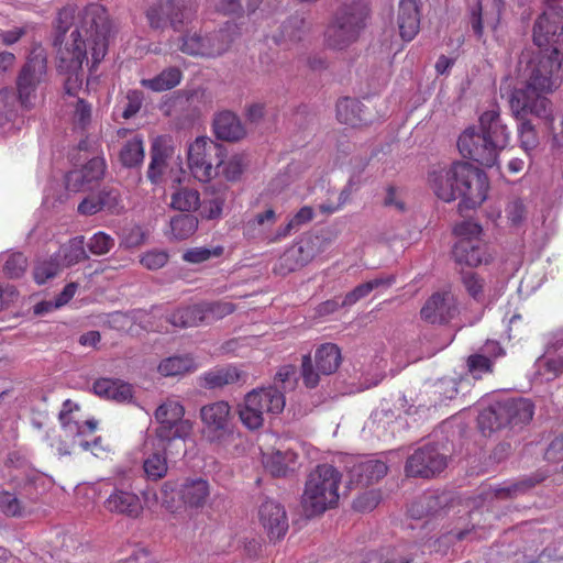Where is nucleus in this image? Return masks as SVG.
<instances>
[{"label": "nucleus", "mask_w": 563, "mask_h": 563, "mask_svg": "<svg viewBox=\"0 0 563 563\" xmlns=\"http://www.w3.org/2000/svg\"><path fill=\"white\" fill-rule=\"evenodd\" d=\"M110 33L111 22L107 9L100 3L87 4L80 14V25L71 32L70 40L58 51L57 68L68 74L64 82L67 96L76 97L81 90L80 70L84 62H88V46L91 68H96L107 54Z\"/></svg>", "instance_id": "1"}, {"label": "nucleus", "mask_w": 563, "mask_h": 563, "mask_svg": "<svg viewBox=\"0 0 563 563\" xmlns=\"http://www.w3.org/2000/svg\"><path fill=\"white\" fill-rule=\"evenodd\" d=\"M562 63L563 54L543 48H539V52L527 60L526 86L514 89L509 96V106L514 115L523 118L533 114L552 124L551 101L543 95L551 93L560 87Z\"/></svg>", "instance_id": "2"}, {"label": "nucleus", "mask_w": 563, "mask_h": 563, "mask_svg": "<svg viewBox=\"0 0 563 563\" xmlns=\"http://www.w3.org/2000/svg\"><path fill=\"white\" fill-rule=\"evenodd\" d=\"M428 180L439 199L451 202L460 198L461 212L481 206L489 189L486 174L466 162L433 167L429 172Z\"/></svg>", "instance_id": "3"}, {"label": "nucleus", "mask_w": 563, "mask_h": 563, "mask_svg": "<svg viewBox=\"0 0 563 563\" xmlns=\"http://www.w3.org/2000/svg\"><path fill=\"white\" fill-rule=\"evenodd\" d=\"M510 141V132L501 122L498 109H490L479 117V131L466 129L457 140L462 156L485 167L497 164L498 154Z\"/></svg>", "instance_id": "4"}, {"label": "nucleus", "mask_w": 563, "mask_h": 563, "mask_svg": "<svg viewBox=\"0 0 563 563\" xmlns=\"http://www.w3.org/2000/svg\"><path fill=\"white\" fill-rule=\"evenodd\" d=\"M340 472L330 464H320L307 477L302 506L309 516L323 514L339 501Z\"/></svg>", "instance_id": "5"}, {"label": "nucleus", "mask_w": 563, "mask_h": 563, "mask_svg": "<svg viewBox=\"0 0 563 563\" xmlns=\"http://www.w3.org/2000/svg\"><path fill=\"white\" fill-rule=\"evenodd\" d=\"M73 406L77 408L70 400H66L59 412L65 441H60V445L57 446L58 453L67 455L70 454V448L79 446L84 451H90L95 456H100L101 453L107 451L102 445V439L96 437L92 441L88 440L97 429V421L91 419L79 422L73 415Z\"/></svg>", "instance_id": "6"}, {"label": "nucleus", "mask_w": 563, "mask_h": 563, "mask_svg": "<svg viewBox=\"0 0 563 563\" xmlns=\"http://www.w3.org/2000/svg\"><path fill=\"white\" fill-rule=\"evenodd\" d=\"M368 15L366 4L353 2L341 7L325 31L327 44L335 49H342L355 42L361 30L365 26Z\"/></svg>", "instance_id": "7"}, {"label": "nucleus", "mask_w": 563, "mask_h": 563, "mask_svg": "<svg viewBox=\"0 0 563 563\" xmlns=\"http://www.w3.org/2000/svg\"><path fill=\"white\" fill-rule=\"evenodd\" d=\"M285 405V395L277 387L256 388L246 394L239 408V416L247 429L255 430L263 426L264 413H280Z\"/></svg>", "instance_id": "8"}, {"label": "nucleus", "mask_w": 563, "mask_h": 563, "mask_svg": "<svg viewBox=\"0 0 563 563\" xmlns=\"http://www.w3.org/2000/svg\"><path fill=\"white\" fill-rule=\"evenodd\" d=\"M227 156L225 148L207 136H199L190 143L187 152L191 175L201 183H209L219 175V168Z\"/></svg>", "instance_id": "9"}, {"label": "nucleus", "mask_w": 563, "mask_h": 563, "mask_svg": "<svg viewBox=\"0 0 563 563\" xmlns=\"http://www.w3.org/2000/svg\"><path fill=\"white\" fill-rule=\"evenodd\" d=\"M453 232L459 240L452 253L459 264L476 267L490 261L488 246L482 239V227L477 222L464 220L454 227Z\"/></svg>", "instance_id": "10"}, {"label": "nucleus", "mask_w": 563, "mask_h": 563, "mask_svg": "<svg viewBox=\"0 0 563 563\" xmlns=\"http://www.w3.org/2000/svg\"><path fill=\"white\" fill-rule=\"evenodd\" d=\"M184 406L174 399H167L159 405L154 418L158 423L155 430L156 440L159 441V448L166 450L177 441L184 442L192 431V424L184 419Z\"/></svg>", "instance_id": "11"}, {"label": "nucleus", "mask_w": 563, "mask_h": 563, "mask_svg": "<svg viewBox=\"0 0 563 563\" xmlns=\"http://www.w3.org/2000/svg\"><path fill=\"white\" fill-rule=\"evenodd\" d=\"M235 31V24L227 22L224 27L206 35L198 32L186 33L178 40V49L194 57H217L229 49Z\"/></svg>", "instance_id": "12"}, {"label": "nucleus", "mask_w": 563, "mask_h": 563, "mask_svg": "<svg viewBox=\"0 0 563 563\" xmlns=\"http://www.w3.org/2000/svg\"><path fill=\"white\" fill-rule=\"evenodd\" d=\"M555 0H547L548 5L533 25V42L539 48L563 54V8L552 4Z\"/></svg>", "instance_id": "13"}, {"label": "nucleus", "mask_w": 563, "mask_h": 563, "mask_svg": "<svg viewBox=\"0 0 563 563\" xmlns=\"http://www.w3.org/2000/svg\"><path fill=\"white\" fill-rule=\"evenodd\" d=\"M448 454L443 446L428 442L419 446L406 462V474L430 478L446 467Z\"/></svg>", "instance_id": "14"}, {"label": "nucleus", "mask_w": 563, "mask_h": 563, "mask_svg": "<svg viewBox=\"0 0 563 563\" xmlns=\"http://www.w3.org/2000/svg\"><path fill=\"white\" fill-rule=\"evenodd\" d=\"M47 75L46 57L35 55L29 57L16 77V91L20 104L26 109L34 106L38 86Z\"/></svg>", "instance_id": "15"}, {"label": "nucleus", "mask_w": 563, "mask_h": 563, "mask_svg": "<svg viewBox=\"0 0 563 563\" xmlns=\"http://www.w3.org/2000/svg\"><path fill=\"white\" fill-rule=\"evenodd\" d=\"M103 507L112 515L126 518H139L144 509L141 497L124 484H115L112 492L103 501Z\"/></svg>", "instance_id": "16"}, {"label": "nucleus", "mask_w": 563, "mask_h": 563, "mask_svg": "<svg viewBox=\"0 0 563 563\" xmlns=\"http://www.w3.org/2000/svg\"><path fill=\"white\" fill-rule=\"evenodd\" d=\"M421 318L431 324H446L459 314L455 297L450 291L433 294L420 311Z\"/></svg>", "instance_id": "17"}, {"label": "nucleus", "mask_w": 563, "mask_h": 563, "mask_svg": "<svg viewBox=\"0 0 563 563\" xmlns=\"http://www.w3.org/2000/svg\"><path fill=\"white\" fill-rule=\"evenodd\" d=\"M342 354H305L301 374L305 385L314 388L319 384L320 375H330L341 364Z\"/></svg>", "instance_id": "18"}, {"label": "nucleus", "mask_w": 563, "mask_h": 563, "mask_svg": "<svg viewBox=\"0 0 563 563\" xmlns=\"http://www.w3.org/2000/svg\"><path fill=\"white\" fill-rule=\"evenodd\" d=\"M258 519L271 540H279L288 531V518L282 504L274 499H265L258 508Z\"/></svg>", "instance_id": "19"}, {"label": "nucleus", "mask_w": 563, "mask_h": 563, "mask_svg": "<svg viewBox=\"0 0 563 563\" xmlns=\"http://www.w3.org/2000/svg\"><path fill=\"white\" fill-rule=\"evenodd\" d=\"M175 154V141L169 134L157 135L151 144V162L147 168V178L157 184L168 167V162Z\"/></svg>", "instance_id": "20"}, {"label": "nucleus", "mask_w": 563, "mask_h": 563, "mask_svg": "<svg viewBox=\"0 0 563 563\" xmlns=\"http://www.w3.org/2000/svg\"><path fill=\"white\" fill-rule=\"evenodd\" d=\"M504 10L503 0H478L471 13V27L474 35L482 40L484 29L495 31L500 23Z\"/></svg>", "instance_id": "21"}, {"label": "nucleus", "mask_w": 563, "mask_h": 563, "mask_svg": "<svg viewBox=\"0 0 563 563\" xmlns=\"http://www.w3.org/2000/svg\"><path fill=\"white\" fill-rule=\"evenodd\" d=\"M421 5L419 0H399L397 25L400 37L412 41L420 30Z\"/></svg>", "instance_id": "22"}, {"label": "nucleus", "mask_w": 563, "mask_h": 563, "mask_svg": "<svg viewBox=\"0 0 563 563\" xmlns=\"http://www.w3.org/2000/svg\"><path fill=\"white\" fill-rule=\"evenodd\" d=\"M200 418L208 432L217 433L219 438L229 431L231 407L224 400L208 404L201 407Z\"/></svg>", "instance_id": "23"}, {"label": "nucleus", "mask_w": 563, "mask_h": 563, "mask_svg": "<svg viewBox=\"0 0 563 563\" xmlns=\"http://www.w3.org/2000/svg\"><path fill=\"white\" fill-rule=\"evenodd\" d=\"M499 402L506 427H522L531 421L534 407L529 399H506Z\"/></svg>", "instance_id": "24"}, {"label": "nucleus", "mask_w": 563, "mask_h": 563, "mask_svg": "<svg viewBox=\"0 0 563 563\" xmlns=\"http://www.w3.org/2000/svg\"><path fill=\"white\" fill-rule=\"evenodd\" d=\"M178 493L187 507L200 508L210 495V486L208 481L201 477L186 478L180 484Z\"/></svg>", "instance_id": "25"}, {"label": "nucleus", "mask_w": 563, "mask_h": 563, "mask_svg": "<svg viewBox=\"0 0 563 563\" xmlns=\"http://www.w3.org/2000/svg\"><path fill=\"white\" fill-rule=\"evenodd\" d=\"M213 131L218 139L229 142L241 140L245 129L240 119L231 111H222L213 120Z\"/></svg>", "instance_id": "26"}, {"label": "nucleus", "mask_w": 563, "mask_h": 563, "mask_svg": "<svg viewBox=\"0 0 563 563\" xmlns=\"http://www.w3.org/2000/svg\"><path fill=\"white\" fill-rule=\"evenodd\" d=\"M277 221V214L273 208H268L254 216L253 219L249 220L245 224V234L250 238H260L266 243H273L269 241L272 236H275V232H272L273 225Z\"/></svg>", "instance_id": "27"}, {"label": "nucleus", "mask_w": 563, "mask_h": 563, "mask_svg": "<svg viewBox=\"0 0 563 563\" xmlns=\"http://www.w3.org/2000/svg\"><path fill=\"white\" fill-rule=\"evenodd\" d=\"M297 457L292 450H278L272 454H263V464L273 476L283 477L296 470Z\"/></svg>", "instance_id": "28"}, {"label": "nucleus", "mask_w": 563, "mask_h": 563, "mask_svg": "<svg viewBox=\"0 0 563 563\" xmlns=\"http://www.w3.org/2000/svg\"><path fill=\"white\" fill-rule=\"evenodd\" d=\"M93 391L99 397L124 402L132 398V386L120 379L100 378L93 384Z\"/></svg>", "instance_id": "29"}, {"label": "nucleus", "mask_w": 563, "mask_h": 563, "mask_svg": "<svg viewBox=\"0 0 563 563\" xmlns=\"http://www.w3.org/2000/svg\"><path fill=\"white\" fill-rule=\"evenodd\" d=\"M336 118L341 123L351 126H361L368 121L361 101L349 97L338 101Z\"/></svg>", "instance_id": "30"}, {"label": "nucleus", "mask_w": 563, "mask_h": 563, "mask_svg": "<svg viewBox=\"0 0 563 563\" xmlns=\"http://www.w3.org/2000/svg\"><path fill=\"white\" fill-rule=\"evenodd\" d=\"M244 373L235 366L216 367L202 374V386L209 389L222 388L242 379Z\"/></svg>", "instance_id": "31"}, {"label": "nucleus", "mask_w": 563, "mask_h": 563, "mask_svg": "<svg viewBox=\"0 0 563 563\" xmlns=\"http://www.w3.org/2000/svg\"><path fill=\"white\" fill-rule=\"evenodd\" d=\"M388 472L385 462L379 460H366L354 465L351 473L353 479L362 486H367L383 478Z\"/></svg>", "instance_id": "32"}, {"label": "nucleus", "mask_w": 563, "mask_h": 563, "mask_svg": "<svg viewBox=\"0 0 563 563\" xmlns=\"http://www.w3.org/2000/svg\"><path fill=\"white\" fill-rule=\"evenodd\" d=\"M183 79V71L175 66L163 69L158 75L150 79H141L142 87L154 92H163L177 87Z\"/></svg>", "instance_id": "33"}, {"label": "nucleus", "mask_w": 563, "mask_h": 563, "mask_svg": "<svg viewBox=\"0 0 563 563\" xmlns=\"http://www.w3.org/2000/svg\"><path fill=\"white\" fill-rule=\"evenodd\" d=\"M501 354H468L465 361L466 375L473 379H482L494 373L498 356Z\"/></svg>", "instance_id": "34"}, {"label": "nucleus", "mask_w": 563, "mask_h": 563, "mask_svg": "<svg viewBox=\"0 0 563 563\" xmlns=\"http://www.w3.org/2000/svg\"><path fill=\"white\" fill-rule=\"evenodd\" d=\"M169 448L170 445H167L166 450L159 448V441H157L156 451L144 459L143 470L146 479L156 482L166 476L168 471L166 455L169 451Z\"/></svg>", "instance_id": "35"}, {"label": "nucleus", "mask_w": 563, "mask_h": 563, "mask_svg": "<svg viewBox=\"0 0 563 563\" xmlns=\"http://www.w3.org/2000/svg\"><path fill=\"white\" fill-rule=\"evenodd\" d=\"M84 244V236H76L62 245L55 255L59 260L60 266L69 267L88 258Z\"/></svg>", "instance_id": "36"}, {"label": "nucleus", "mask_w": 563, "mask_h": 563, "mask_svg": "<svg viewBox=\"0 0 563 563\" xmlns=\"http://www.w3.org/2000/svg\"><path fill=\"white\" fill-rule=\"evenodd\" d=\"M191 354H174L165 358L158 365V371L164 376H177L196 369V363Z\"/></svg>", "instance_id": "37"}, {"label": "nucleus", "mask_w": 563, "mask_h": 563, "mask_svg": "<svg viewBox=\"0 0 563 563\" xmlns=\"http://www.w3.org/2000/svg\"><path fill=\"white\" fill-rule=\"evenodd\" d=\"M174 327L187 328L205 323L200 303L180 307L174 310L167 318Z\"/></svg>", "instance_id": "38"}, {"label": "nucleus", "mask_w": 563, "mask_h": 563, "mask_svg": "<svg viewBox=\"0 0 563 563\" xmlns=\"http://www.w3.org/2000/svg\"><path fill=\"white\" fill-rule=\"evenodd\" d=\"M477 423L484 435H489L494 431L506 427L505 420L501 416L500 402L496 401L489 407L483 409L478 415Z\"/></svg>", "instance_id": "39"}, {"label": "nucleus", "mask_w": 563, "mask_h": 563, "mask_svg": "<svg viewBox=\"0 0 563 563\" xmlns=\"http://www.w3.org/2000/svg\"><path fill=\"white\" fill-rule=\"evenodd\" d=\"M395 282L394 276L378 277L356 286L352 291L347 292L343 299V306H352L358 300L365 298L374 289L379 287H389Z\"/></svg>", "instance_id": "40"}, {"label": "nucleus", "mask_w": 563, "mask_h": 563, "mask_svg": "<svg viewBox=\"0 0 563 563\" xmlns=\"http://www.w3.org/2000/svg\"><path fill=\"white\" fill-rule=\"evenodd\" d=\"M119 159L125 167H135L144 159V143L141 136L135 135L128 140L120 150Z\"/></svg>", "instance_id": "41"}, {"label": "nucleus", "mask_w": 563, "mask_h": 563, "mask_svg": "<svg viewBox=\"0 0 563 563\" xmlns=\"http://www.w3.org/2000/svg\"><path fill=\"white\" fill-rule=\"evenodd\" d=\"M313 209L311 207L305 206L300 208L286 224L276 229L275 236H272L269 241L279 242L287 238L292 231H296L301 225L310 222L313 219Z\"/></svg>", "instance_id": "42"}, {"label": "nucleus", "mask_w": 563, "mask_h": 563, "mask_svg": "<svg viewBox=\"0 0 563 563\" xmlns=\"http://www.w3.org/2000/svg\"><path fill=\"white\" fill-rule=\"evenodd\" d=\"M536 374L545 380H552L563 371L561 354H541L534 363Z\"/></svg>", "instance_id": "43"}, {"label": "nucleus", "mask_w": 563, "mask_h": 563, "mask_svg": "<svg viewBox=\"0 0 563 563\" xmlns=\"http://www.w3.org/2000/svg\"><path fill=\"white\" fill-rule=\"evenodd\" d=\"M227 200V189L207 191L203 201H200L201 216L208 220L217 219L221 216L224 202Z\"/></svg>", "instance_id": "44"}, {"label": "nucleus", "mask_w": 563, "mask_h": 563, "mask_svg": "<svg viewBox=\"0 0 563 563\" xmlns=\"http://www.w3.org/2000/svg\"><path fill=\"white\" fill-rule=\"evenodd\" d=\"M173 10H175L174 0H158L151 5L146 11L151 27L163 29L168 25Z\"/></svg>", "instance_id": "45"}, {"label": "nucleus", "mask_w": 563, "mask_h": 563, "mask_svg": "<svg viewBox=\"0 0 563 563\" xmlns=\"http://www.w3.org/2000/svg\"><path fill=\"white\" fill-rule=\"evenodd\" d=\"M320 239L311 234H306L296 240L290 247L297 254L298 258L306 266L309 264L316 255L319 253Z\"/></svg>", "instance_id": "46"}, {"label": "nucleus", "mask_w": 563, "mask_h": 563, "mask_svg": "<svg viewBox=\"0 0 563 563\" xmlns=\"http://www.w3.org/2000/svg\"><path fill=\"white\" fill-rule=\"evenodd\" d=\"M174 8L168 25L174 31L180 32L196 18V9L185 0H174Z\"/></svg>", "instance_id": "47"}, {"label": "nucleus", "mask_w": 563, "mask_h": 563, "mask_svg": "<svg viewBox=\"0 0 563 563\" xmlns=\"http://www.w3.org/2000/svg\"><path fill=\"white\" fill-rule=\"evenodd\" d=\"M224 253V246L210 245V246H195L186 250L183 253V261L189 264H201L210 261L211 258H219Z\"/></svg>", "instance_id": "48"}, {"label": "nucleus", "mask_w": 563, "mask_h": 563, "mask_svg": "<svg viewBox=\"0 0 563 563\" xmlns=\"http://www.w3.org/2000/svg\"><path fill=\"white\" fill-rule=\"evenodd\" d=\"M198 228V219L189 213L179 214L170 220V231L176 240L190 238Z\"/></svg>", "instance_id": "49"}, {"label": "nucleus", "mask_w": 563, "mask_h": 563, "mask_svg": "<svg viewBox=\"0 0 563 563\" xmlns=\"http://www.w3.org/2000/svg\"><path fill=\"white\" fill-rule=\"evenodd\" d=\"M170 206L179 211H195L200 206V195L195 189L180 188L172 196Z\"/></svg>", "instance_id": "50"}, {"label": "nucleus", "mask_w": 563, "mask_h": 563, "mask_svg": "<svg viewBox=\"0 0 563 563\" xmlns=\"http://www.w3.org/2000/svg\"><path fill=\"white\" fill-rule=\"evenodd\" d=\"M18 96L10 88L0 89V126L14 121L18 115Z\"/></svg>", "instance_id": "51"}, {"label": "nucleus", "mask_w": 563, "mask_h": 563, "mask_svg": "<svg viewBox=\"0 0 563 563\" xmlns=\"http://www.w3.org/2000/svg\"><path fill=\"white\" fill-rule=\"evenodd\" d=\"M200 306L205 323L220 320L235 310V305L230 301L201 302Z\"/></svg>", "instance_id": "52"}, {"label": "nucleus", "mask_w": 563, "mask_h": 563, "mask_svg": "<svg viewBox=\"0 0 563 563\" xmlns=\"http://www.w3.org/2000/svg\"><path fill=\"white\" fill-rule=\"evenodd\" d=\"M303 266L297 254L288 246L274 264L273 273L278 276H286Z\"/></svg>", "instance_id": "53"}, {"label": "nucleus", "mask_w": 563, "mask_h": 563, "mask_svg": "<svg viewBox=\"0 0 563 563\" xmlns=\"http://www.w3.org/2000/svg\"><path fill=\"white\" fill-rule=\"evenodd\" d=\"M527 117L528 115H525L523 118H517L515 115V118L520 121L518 125L520 146L526 153H529L538 146L539 137L534 125L529 120H527Z\"/></svg>", "instance_id": "54"}, {"label": "nucleus", "mask_w": 563, "mask_h": 563, "mask_svg": "<svg viewBox=\"0 0 563 563\" xmlns=\"http://www.w3.org/2000/svg\"><path fill=\"white\" fill-rule=\"evenodd\" d=\"M62 266L59 260L52 256L49 260L40 262L35 265L33 271V277L36 284L43 285L48 279L55 277L60 271Z\"/></svg>", "instance_id": "55"}, {"label": "nucleus", "mask_w": 563, "mask_h": 563, "mask_svg": "<svg viewBox=\"0 0 563 563\" xmlns=\"http://www.w3.org/2000/svg\"><path fill=\"white\" fill-rule=\"evenodd\" d=\"M27 268V258L21 252L9 254L3 265V274L8 278H20Z\"/></svg>", "instance_id": "56"}, {"label": "nucleus", "mask_w": 563, "mask_h": 563, "mask_svg": "<svg viewBox=\"0 0 563 563\" xmlns=\"http://www.w3.org/2000/svg\"><path fill=\"white\" fill-rule=\"evenodd\" d=\"M98 197L102 210L111 214H120L123 211L124 206L119 190L114 188H103L98 194Z\"/></svg>", "instance_id": "57"}, {"label": "nucleus", "mask_w": 563, "mask_h": 563, "mask_svg": "<svg viewBox=\"0 0 563 563\" xmlns=\"http://www.w3.org/2000/svg\"><path fill=\"white\" fill-rule=\"evenodd\" d=\"M92 107L82 98H77L74 104L73 123L76 129L85 131L91 123Z\"/></svg>", "instance_id": "58"}, {"label": "nucleus", "mask_w": 563, "mask_h": 563, "mask_svg": "<svg viewBox=\"0 0 563 563\" xmlns=\"http://www.w3.org/2000/svg\"><path fill=\"white\" fill-rule=\"evenodd\" d=\"M114 243V239L110 234L99 231L89 239L87 247L90 253L100 256L108 254L113 249Z\"/></svg>", "instance_id": "59"}, {"label": "nucleus", "mask_w": 563, "mask_h": 563, "mask_svg": "<svg viewBox=\"0 0 563 563\" xmlns=\"http://www.w3.org/2000/svg\"><path fill=\"white\" fill-rule=\"evenodd\" d=\"M107 165L103 157L97 156L89 159L80 169L82 175L86 177L88 183L92 186V184L98 183L104 176Z\"/></svg>", "instance_id": "60"}, {"label": "nucleus", "mask_w": 563, "mask_h": 563, "mask_svg": "<svg viewBox=\"0 0 563 563\" xmlns=\"http://www.w3.org/2000/svg\"><path fill=\"white\" fill-rule=\"evenodd\" d=\"M169 260V254L164 250H151L140 256V264L148 271L163 268Z\"/></svg>", "instance_id": "61"}, {"label": "nucleus", "mask_w": 563, "mask_h": 563, "mask_svg": "<svg viewBox=\"0 0 563 563\" xmlns=\"http://www.w3.org/2000/svg\"><path fill=\"white\" fill-rule=\"evenodd\" d=\"M143 101V91L137 89L129 90L123 101L122 118L128 120L134 117L141 110Z\"/></svg>", "instance_id": "62"}, {"label": "nucleus", "mask_w": 563, "mask_h": 563, "mask_svg": "<svg viewBox=\"0 0 563 563\" xmlns=\"http://www.w3.org/2000/svg\"><path fill=\"white\" fill-rule=\"evenodd\" d=\"M394 415L387 411L375 412L371 417V429L378 438H387V431L391 429L394 423Z\"/></svg>", "instance_id": "63"}, {"label": "nucleus", "mask_w": 563, "mask_h": 563, "mask_svg": "<svg viewBox=\"0 0 563 563\" xmlns=\"http://www.w3.org/2000/svg\"><path fill=\"white\" fill-rule=\"evenodd\" d=\"M462 282L467 294L476 301H481L484 294V279L476 273L467 272L463 274Z\"/></svg>", "instance_id": "64"}]
</instances>
